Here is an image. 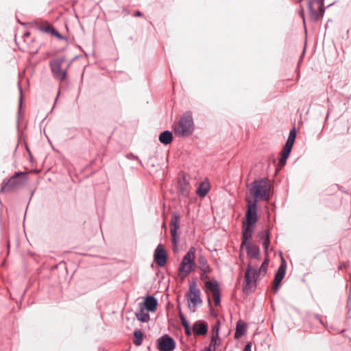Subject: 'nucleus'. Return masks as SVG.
<instances>
[{
	"label": "nucleus",
	"instance_id": "obj_5",
	"mask_svg": "<svg viewBox=\"0 0 351 351\" xmlns=\"http://www.w3.org/2000/svg\"><path fill=\"white\" fill-rule=\"evenodd\" d=\"M25 175L23 172H16L9 180H3L0 189V193H4L19 189L24 184V180L21 176Z\"/></svg>",
	"mask_w": 351,
	"mask_h": 351
},
{
	"label": "nucleus",
	"instance_id": "obj_32",
	"mask_svg": "<svg viewBox=\"0 0 351 351\" xmlns=\"http://www.w3.org/2000/svg\"><path fill=\"white\" fill-rule=\"evenodd\" d=\"M294 143L295 141L287 138L282 149L291 152L294 145Z\"/></svg>",
	"mask_w": 351,
	"mask_h": 351
},
{
	"label": "nucleus",
	"instance_id": "obj_6",
	"mask_svg": "<svg viewBox=\"0 0 351 351\" xmlns=\"http://www.w3.org/2000/svg\"><path fill=\"white\" fill-rule=\"evenodd\" d=\"M308 8L311 21L317 22L324 16L326 10L324 0H308Z\"/></svg>",
	"mask_w": 351,
	"mask_h": 351
},
{
	"label": "nucleus",
	"instance_id": "obj_20",
	"mask_svg": "<svg viewBox=\"0 0 351 351\" xmlns=\"http://www.w3.org/2000/svg\"><path fill=\"white\" fill-rule=\"evenodd\" d=\"M247 330V325L242 320H239L237 322L236 331L234 332V339L241 338Z\"/></svg>",
	"mask_w": 351,
	"mask_h": 351
},
{
	"label": "nucleus",
	"instance_id": "obj_48",
	"mask_svg": "<svg viewBox=\"0 0 351 351\" xmlns=\"http://www.w3.org/2000/svg\"><path fill=\"white\" fill-rule=\"evenodd\" d=\"M284 264L285 265H282V266H285L286 265V262H284Z\"/></svg>",
	"mask_w": 351,
	"mask_h": 351
},
{
	"label": "nucleus",
	"instance_id": "obj_11",
	"mask_svg": "<svg viewBox=\"0 0 351 351\" xmlns=\"http://www.w3.org/2000/svg\"><path fill=\"white\" fill-rule=\"evenodd\" d=\"M252 238L247 239L244 237V234H242V241L241 244V248L243 247H245L246 252L249 258H258L260 259V248L258 245H251L250 240Z\"/></svg>",
	"mask_w": 351,
	"mask_h": 351
},
{
	"label": "nucleus",
	"instance_id": "obj_47",
	"mask_svg": "<svg viewBox=\"0 0 351 351\" xmlns=\"http://www.w3.org/2000/svg\"><path fill=\"white\" fill-rule=\"evenodd\" d=\"M332 4H333V3H331V4H330V5H328V6H327V7L328 8V7H330V5H332Z\"/></svg>",
	"mask_w": 351,
	"mask_h": 351
},
{
	"label": "nucleus",
	"instance_id": "obj_23",
	"mask_svg": "<svg viewBox=\"0 0 351 351\" xmlns=\"http://www.w3.org/2000/svg\"><path fill=\"white\" fill-rule=\"evenodd\" d=\"M199 267L204 274L210 272V268L206 258L204 256H199L197 259Z\"/></svg>",
	"mask_w": 351,
	"mask_h": 351
},
{
	"label": "nucleus",
	"instance_id": "obj_14",
	"mask_svg": "<svg viewBox=\"0 0 351 351\" xmlns=\"http://www.w3.org/2000/svg\"><path fill=\"white\" fill-rule=\"evenodd\" d=\"M191 330L195 335H206L208 331V324L204 320H197L193 323Z\"/></svg>",
	"mask_w": 351,
	"mask_h": 351
},
{
	"label": "nucleus",
	"instance_id": "obj_33",
	"mask_svg": "<svg viewBox=\"0 0 351 351\" xmlns=\"http://www.w3.org/2000/svg\"><path fill=\"white\" fill-rule=\"evenodd\" d=\"M219 337H215V336H211L210 343L208 346L206 348H210L212 351H215L216 349L217 341Z\"/></svg>",
	"mask_w": 351,
	"mask_h": 351
},
{
	"label": "nucleus",
	"instance_id": "obj_25",
	"mask_svg": "<svg viewBox=\"0 0 351 351\" xmlns=\"http://www.w3.org/2000/svg\"><path fill=\"white\" fill-rule=\"evenodd\" d=\"M291 152H289L287 151H285V150H282L280 153V159H279V161H278V166L282 168V167H284L287 162V160L289 157V156L290 155Z\"/></svg>",
	"mask_w": 351,
	"mask_h": 351
},
{
	"label": "nucleus",
	"instance_id": "obj_42",
	"mask_svg": "<svg viewBox=\"0 0 351 351\" xmlns=\"http://www.w3.org/2000/svg\"><path fill=\"white\" fill-rule=\"evenodd\" d=\"M178 219H179V215H177V226H176L177 230L179 229ZM178 234V233L177 232V235ZM178 242V241L177 240V243Z\"/></svg>",
	"mask_w": 351,
	"mask_h": 351
},
{
	"label": "nucleus",
	"instance_id": "obj_15",
	"mask_svg": "<svg viewBox=\"0 0 351 351\" xmlns=\"http://www.w3.org/2000/svg\"><path fill=\"white\" fill-rule=\"evenodd\" d=\"M286 268H287V265H285V266L280 265L275 274L274 279L273 281L274 284H273V287L271 289L272 291L274 293H276L279 290V288L281 285V282H282V279L284 278L285 274H286Z\"/></svg>",
	"mask_w": 351,
	"mask_h": 351
},
{
	"label": "nucleus",
	"instance_id": "obj_16",
	"mask_svg": "<svg viewBox=\"0 0 351 351\" xmlns=\"http://www.w3.org/2000/svg\"><path fill=\"white\" fill-rule=\"evenodd\" d=\"M38 29L43 32L51 34L56 36L60 40L64 39V37L62 36L51 25L47 23L45 25L38 24Z\"/></svg>",
	"mask_w": 351,
	"mask_h": 351
},
{
	"label": "nucleus",
	"instance_id": "obj_45",
	"mask_svg": "<svg viewBox=\"0 0 351 351\" xmlns=\"http://www.w3.org/2000/svg\"><path fill=\"white\" fill-rule=\"evenodd\" d=\"M171 128H172V130L176 132V124L175 123H173L172 125Z\"/></svg>",
	"mask_w": 351,
	"mask_h": 351
},
{
	"label": "nucleus",
	"instance_id": "obj_18",
	"mask_svg": "<svg viewBox=\"0 0 351 351\" xmlns=\"http://www.w3.org/2000/svg\"><path fill=\"white\" fill-rule=\"evenodd\" d=\"M177 310L178 311V314L181 320L182 325L184 328V333L186 336L189 337L192 335V330L190 324L184 315L182 313L179 305H177Z\"/></svg>",
	"mask_w": 351,
	"mask_h": 351
},
{
	"label": "nucleus",
	"instance_id": "obj_27",
	"mask_svg": "<svg viewBox=\"0 0 351 351\" xmlns=\"http://www.w3.org/2000/svg\"><path fill=\"white\" fill-rule=\"evenodd\" d=\"M209 187L208 186H204L201 184L197 189V193L199 197H205L208 193Z\"/></svg>",
	"mask_w": 351,
	"mask_h": 351
},
{
	"label": "nucleus",
	"instance_id": "obj_31",
	"mask_svg": "<svg viewBox=\"0 0 351 351\" xmlns=\"http://www.w3.org/2000/svg\"><path fill=\"white\" fill-rule=\"evenodd\" d=\"M258 237L261 239H263V241H265V239H270V232H269V230H263L261 231V232L258 234Z\"/></svg>",
	"mask_w": 351,
	"mask_h": 351
},
{
	"label": "nucleus",
	"instance_id": "obj_41",
	"mask_svg": "<svg viewBox=\"0 0 351 351\" xmlns=\"http://www.w3.org/2000/svg\"><path fill=\"white\" fill-rule=\"evenodd\" d=\"M210 314L215 317L217 316V313H215L213 308L210 309Z\"/></svg>",
	"mask_w": 351,
	"mask_h": 351
},
{
	"label": "nucleus",
	"instance_id": "obj_29",
	"mask_svg": "<svg viewBox=\"0 0 351 351\" xmlns=\"http://www.w3.org/2000/svg\"><path fill=\"white\" fill-rule=\"evenodd\" d=\"M219 327H220V321L217 320L216 322V323L212 327V336H215V337H219Z\"/></svg>",
	"mask_w": 351,
	"mask_h": 351
},
{
	"label": "nucleus",
	"instance_id": "obj_22",
	"mask_svg": "<svg viewBox=\"0 0 351 351\" xmlns=\"http://www.w3.org/2000/svg\"><path fill=\"white\" fill-rule=\"evenodd\" d=\"M173 140V134L169 130H165L159 135V141L164 145L169 144Z\"/></svg>",
	"mask_w": 351,
	"mask_h": 351
},
{
	"label": "nucleus",
	"instance_id": "obj_8",
	"mask_svg": "<svg viewBox=\"0 0 351 351\" xmlns=\"http://www.w3.org/2000/svg\"><path fill=\"white\" fill-rule=\"evenodd\" d=\"M263 274L259 272V269L252 268L251 265L249 264L245 274V281L243 285V291L245 293H248L252 291V283H255L260 275Z\"/></svg>",
	"mask_w": 351,
	"mask_h": 351
},
{
	"label": "nucleus",
	"instance_id": "obj_19",
	"mask_svg": "<svg viewBox=\"0 0 351 351\" xmlns=\"http://www.w3.org/2000/svg\"><path fill=\"white\" fill-rule=\"evenodd\" d=\"M170 231L171 237L172 250L176 252V213L171 215Z\"/></svg>",
	"mask_w": 351,
	"mask_h": 351
},
{
	"label": "nucleus",
	"instance_id": "obj_35",
	"mask_svg": "<svg viewBox=\"0 0 351 351\" xmlns=\"http://www.w3.org/2000/svg\"><path fill=\"white\" fill-rule=\"evenodd\" d=\"M296 130H295V128L293 127L289 132V136H288V139L289 140H292L293 141H295V138H296Z\"/></svg>",
	"mask_w": 351,
	"mask_h": 351
},
{
	"label": "nucleus",
	"instance_id": "obj_37",
	"mask_svg": "<svg viewBox=\"0 0 351 351\" xmlns=\"http://www.w3.org/2000/svg\"><path fill=\"white\" fill-rule=\"evenodd\" d=\"M143 15V14L141 12H140L139 10L136 11L134 14V16H136V17H140V16H142Z\"/></svg>",
	"mask_w": 351,
	"mask_h": 351
},
{
	"label": "nucleus",
	"instance_id": "obj_21",
	"mask_svg": "<svg viewBox=\"0 0 351 351\" xmlns=\"http://www.w3.org/2000/svg\"><path fill=\"white\" fill-rule=\"evenodd\" d=\"M140 310L138 312L136 313V317L138 320L141 322H147L149 319V315L148 314V311H147L143 306L142 303L139 304Z\"/></svg>",
	"mask_w": 351,
	"mask_h": 351
},
{
	"label": "nucleus",
	"instance_id": "obj_34",
	"mask_svg": "<svg viewBox=\"0 0 351 351\" xmlns=\"http://www.w3.org/2000/svg\"><path fill=\"white\" fill-rule=\"evenodd\" d=\"M269 245H270V239H265V241H263V247L264 248L265 253L267 256H268L267 252H268Z\"/></svg>",
	"mask_w": 351,
	"mask_h": 351
},
{
	"label": "nucleus",
	"instance_id": "obj_13",
	"mask_svg": "<svg viewBox=\"0 0 351 351\" xmlns=\"http://www.w3.org/2000/svg\"><path fill=\"white\" fill-rule=\"evenodd\" d=\"M154 259L158 266L163 267L165 265L167 255L165 247L162 244H159L156 247L154 254Z\"/></svg>",
	"mask_w": 351,
	"mask_h": 351
},
{
	"label": "nucleus",
	"instance_id": "obj_28",
	"mask_svg": "<svg viewBox=\"0 0 351 351\" xmlns=\"http://www.w3.org/2000/svg\"><path fill=\"white\" fill-rule=\"evenodd\" d=\"M213 300L215 306L220 305L221 303V291H218L215 293H212Z\"/></svg>",
	"mask_w": 351,
	"mask_h": 351
},
{
	"label": "nucleus",
	"instance_id": "obj_1",
	"mask_svg": "<svg viewBox=\"0 0 351 351\" xmlns=\"http://www.w3.org/2000/svg\"><path fill=\"white\" fill-rule=\"evenodd\" d=\"M247 206L245 217L242 221V234L247 239L252 238V234L258 221L257 203L256 200L252 202L247 199Z\"/></svg>",
	"mask_w": 351,
	"mask_h": 351
},
{
	"label": "nucleus",
	"instance_id": "obj_4",
	"mask_svg": "<svg viewBox=\"0 0 351 351\" xmlns=\"http://www.w3.org/2000/svg\"><path fill=\"white\" fill-rule=\"evenodd\" d=\"M194 132V121L191 111L185 112L177 122V136L188 137Z\"/></svg>",
	"mask_w": 351,
	"mask_h": 351
},
{
	"label": "nucleus",
	"instance_id": "obj_12",
	"mask_svg": "<svg viewBox=\"0 0 351 351\" xmlns=\"http://www.w3.org/2000/svg\"><path fill=\"white\" fill-rule=\"evenodd\" d=\"M156 347L159 351H173L176 342L173 338L165 334L157 339Z\"/></svg>",
	"mask_w": 351,
	"mask_h": 351
},
{
	"label": "nucleus",
	"instance_id": "obj_26",
	"mask_svg": "<svg viewBox=\"0 0 351 351\" xmlns=\"http://www.w3.org/2000/svg\"><path fill=\"white\" fill-rule=\"evenodd\" d=\"M143 336V332L139 330H136L134 332V343L136 346H141L142 344Z\"/></svg>",
	"mask_w": 351,
	"mask_h": 351
},
{
	"label": "nucleus",
	"instance_id": "obj_10",
	"mask_svg": "<svg viewBox=\"0 0 351 351\" xmlns=\"http://www.w3.org/2000/svg\"><path fill=\"white\" fill-rule=\"evenodd\" d=\"M179 189L180 194L185 197L189 196L191 185L187 176L181 171L177 175V189Z\"/></svg>",
	"mask_w": 351,
	"mask_h": 351
},
{
	"label": "nucleus",
	"instance_id": "obj_43",
	"mask_svg": "<svg viewBox=\"0 0 351 351\" xmlns=\"http://www.w3.org/2000/svg\"><path fill=\"white\" fill-rule=\"evenodd\" d=\"M201 351H212V350L208 348H204Z\"/></svg>",
	"mask_w": 351,
	"mask_h": 351
},
{
	"label": "nucleus",
	"instance_id": "obj_39",
	"mask_svg": "<svg viewBox=\"0 0 351 351\" xmlns=\"http://www.w3.org/2000/svg\"><path fill=\"white\" fill-rule=\"evenodd\" d=\"M315 318H316V319H317V320L319 322V323H320V324H322V325H324L323 321L322 320V319H321V317H320L319 315L316 314V315H315Z\"/></svg>",
	"mask_w": 351,
	"mask_h": 351
},
{
	"label": "nucleus",
	"instance_id": "obj_40",
	"mask_svg": "<svg viewBox=\"0 0 351 351\" xmlns=\"http://www.w3.org/2000/svg\"><path fill=\"white\" fill-rule=\"evenodd\" d=\"M208 278V276L206 274H204L203 271H202V274H200V278L204 280Z\"/></svg>",
	"mask_w": 351,
	"mask_h": 351
},
{
	"label": "nucleus",
	"instance_id": "obj_7",
	"mask_svg": "<svg viewBox=\"0 0 351 351\" xmlns=\"http://www.w3.org/2000/svg\"><path fill=\"white\" fill-rule=\"evenodd\" d=\"M188 302L190 309L195 308L202 304L200 297V291L197 285L196 280L193 278L189 282V291L188 293Z\"/></svg>",
	"mask_w": 351,
	"mask_h": 351
},
{
	"label": "nucleus",
	"instance_id": "obj_3",
	"mask_svg": "<svg viewBox=\"0 0 351 351\" xmlns=\"http://www.w3.org/2000/svg\"><path fill=\"white\" fill-rule=\"evenodd\" d=\"M195 249L191 247L187 253L183 257L178 271L177 277H180L184 280L191 272L195 271L196 265L195 263Z\"/></svg>",
	"mask_w": 351,
	"mask_h": 351
},
{
	"label": "nucleus",
	"instance_id": "obj_30",
	"mask_svg": "<svg viewBox=\"0 0 351 351\" xmlns=\"http://www.w3.org/2000/svg\"><path fill=\"white\" fill-rule=\"evenodd\" d=\"M269 259L267 257L262 263L259 269V272H262L263 274H266L269 265Z\"/></svg>",
	"mask_w": 351,
	"mask_h": 351
},
{
	"label": "nucleus",
	"instance_id": "obj_2",
	"mask_svg": "<svg viewBox=\"0 0 351 351\" xmlns=\"http://www.w3.org/2000/svg\"><path fill=\"white\" fill-rule=\"evenodd\" d=\"M270 186L266 178L255 180L251 183L250 193L254 200L263 199L269 201L270 198Z\"/></svg>",
	"mask_w": 351,
	"mask_h": 351
},
{
	"label": "nucleus",
	"instance_id": "obj_38",
	"mask_svg": "<svg viewBox=\"0 0 351 351\" xmlns=\"http://www.w3.org/2000/svg\"><path fill=\"white\" fill-rule=\"evenodd\" d=\"M299 14L303 19L304 23L305 24L304 13L303 8H302V10L300 11Z\"/></svg>",
	"mask_w": 351,
	"mask_h": 351
},
{
	"label": "nucleus",
	"instance_id": "obj_9",
	"mask_svg": "<svg viewBox=\"0 0 351 351\" xmlns=\"http://www.w3.org/2000/svg\"><path fill=\"white\" fill-rule=\"evenodd\" d=\"M65 60L64 57H61L52 60L49 62L53 77L61 82L64 81L66 77V71L61 69V66Z\"/></svg>",
	"mask_w": 351,
	"mask_h": 351
},
{
	"label": "nucleus",
	"instance_id": "obj_46",
	"mask_svg": "<svg viewBox=\"0 0 351 351\" xmlns=\"http://www.w3.org/2000/svg\"><path fill=\"white\" fill-rule=\"evenodd\" d=\"M132 158H135V159L138 160L139 161V162H141V160H139L138 157L136 156H132Z\"/></svg>",
	"mask_w": 351,
	"mask_h": 351
},
{
	"label": "nucleus",
	"instance_id": "obj_44",
	"mask_svg": "<svg viewBox=\"0 0 351 351\" xmlns=\"http://www.w3.org/2000/svg\"><path fill=\"white\" fill-rule=\"evenodd\" d=\"M19 89H20V91H21V97H20V100H21V101H22L23 95H22V89H21V86H19Z\"/></svg>",
	"mask_w": 351,
	"mask_h": 351
},
{
	"label": "nucleus",
	"instance_id": "obj_17",
	"mask_svg": "<svg viewBox=\"0 0 351 351\" xmlns=\"http://www.w3.org/2000/svg\"><path fill=\"white\" fill-rule=\"evenodd\" d=\"M158 305V302L156 299L152 296L149 295L145 298L144 302L142 304V306L147 311H154L156 309Z\"/></svg>",
	"mask_w": 351,
	"mask_h": 351
},
{
	"label": "nucleus",
	"instance_id": "obj_24",
	"mask_svg": "<svg viewBox=\"0 0 351 351\" xmlns=\"http://www.w3.org/2000/svg\"><path fill=\"white\" fill-rule=\"evenodd\" d=\"M205 287L210 291L212 293L220 291L219 285L217 280L210 281L207 280L205 282Z\"/></svg>",
	"mask_w": 351,
	"mask_h": 351
},
{
	"label": "nucleus",
	"instance_id": "obj_36",
	"mask_svg": "<svg viewBox=\"0 0 351 351\" xmlns=\"http://www.w3.org/2000/svg\"><path fill=\"white\" fill-rule=\"evenodd\" d=\"M252 342H247L245 344L243 351H252Z\"/></svg>",
	"mask_w": 351,
	"mask_h": 351
}]
</instances>
